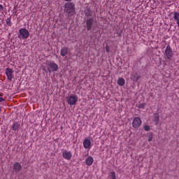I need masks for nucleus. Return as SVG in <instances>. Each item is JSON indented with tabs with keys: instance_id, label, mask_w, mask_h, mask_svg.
<instances>
[{
	"instance_id": "nucleus-7",
	"label": "nucleus",
	"mask_w": 179,
	"mask_h": 179,
	"mask_svg": "<svg viewBox=\"0 0 179 179\" xmlns=\"http://www.w3.org/2000/svg\"><path fill=\"white\" fill-rule=\"evenodd\" d=\"M6 75L10 82H12V80L13 79V70L10 68L6 69Z\"/></svg>"
},
{
	"instance_id": "nucleus-18",
	"label": "nucleus",
	"mask_w": 179,
	"mask_h": 179,
	"mask_svg": "<svg viewBox=\"0 0 179 179\" xmlns=\"http://www.w3.org/2000/svg\"><path fill=\"white\" fill-rule=\"evenodd\" d=\"M108 179H117V177L115 176V172L112 171L108 174Z\"/></svg>"
},
{
	"instance_id": "nucleus-6",
	"label": "nucleus",
	"mask_w": 179,
	"mask_h": 179,
	"mask_svg": "<svg viewBox=\"0 0 179 179\" xmlns=\"http://www.w3.org/2000/svg\"><path fill=\"white\" fill-rule=\"evenodd\" d=\"M142 124V120H141V118L139 117H135L133 120L132 125L133 127H134L136 129L139 128Z\"/></svg>"
},
{
	"instance_id": "nucleus-3",
	"label": "nucleus",
	"mask_w": 179,
	"mask_h": 179,
	"mask_svg": "<svg viewBox=\"0 0 179 179\" xmlns=\"http://www.w3.org/2000/svg\"><path fill=\"white\" fill-rule=\"evenodd\" d=\"M64 12L71 15L75 12V7L73 6V3H67L64 5Z\"/></svg>"
},
{
	"instance_id": "nucleus-4",
	"label": "nucleus",
	"mask_w": 179,
	"mask_h": 179,
	"mask_svg": "<svg viewBox=\"0 0 179 179\" xmlns=\"http://www.w3.org/2000/svg\"><path fill=\"white\" fill-rule=\"evenodd\" d=\"M68 104L70 106H75L78 103V96L76 95H69L66 97Z\"/></svg>"
},
{
	"instance_id": "nucleus-9",
	"label": "nucleus",
	"mask_w": 179,
	"mask_h": 179,
	"mask_svg": "<svg viewBox=\"0 0 179 179\" xmlns=\"http://www.w3.org/2000/svg\"><path fill=\"white\" fill-rule=\"evenodd\" d=\"M83 146L85 149H89L90 150L92 148V142L90 141V139L86 138L83 141Z\"/></svg>"
},
{
	"instance_id": "nucleus-8",
	"label": "nucleus",
	"mask_w": 179,
	"mask_h": 179,
	"mask_svg": "<svg viewBox=\"0 0 179 179\" xmlns=\"http://www.w3.org/2000/svg\"><path fill=\"white\" fill-rule=\"evenodd\" d=\"M62 157L65 159V160H71V159H72V152L68 150L63 151Z\"/></svg>"
},
{
	"instance_id": "nucleus-22",
	"label": "nucleus",
	"mask_w": 179,
	"mask_h": 179,
	"mask_svg": "<svg viewBox=\"0 0 179 179\" xmlns=\"http://www.w3.org/2000/svg\"><path fill=\"white\" fill-rule=\"evenodd\" d=\"M144 129L145 131H150V127H149L148 125H145L144 127Z\"/></svg>"
},
{
	"instance_id": "nucleus-23",
	"label": "nucleus",
	"mask_w": 179,
	"mask_h": 179,
	"mask_svg": "<svg viewBox=\"0 0 179 179\" xmlns=\"http://www.w3.org/2000/svg\"><path fill=\"white\" fill-rule=\"evenodd\" d=\"M152 138H153V134H150L148 137V142H152Z\"/></svg>"
},
{
	"instance_id": "nucleus-26",
	"label": "nucleus",
	"mask_w": 179,
	"mask_h": 179,
	"mask_svg": "<svg viewBox=\"0 0 179 179\" xmlns=\"http://www.w3.org/2000/svg\"><path fill=\"white\" fill-rule=\"evenodd\" d=\"M0 9H3V6H2V4H0Z\"/></svg>"
},
{
	"instance_id": "nucleus-24",
	"label": "nucleus",
	"mask_w": 179,
	"mask_h": 179,
	"mask_svg": "<svg viewBox=\"0 0 179 179\" xmlns=\"http://www.w3.org/2000/svg\"><path fill=\"white\" fill-rule=\"evenodd\" d=\"M2 101H5V99L2 97V94L0 93V103H2Z\"/></svg>"
},
{
	"instance_id": "nucleus-15",
	"label": "nucleus",
	"mask_w": 179,
	"mask_h": 179,
	"mask_svg": "<svg viewBox=\"0 0 179 179\" xmlns=\"http://www.w3.org/2000/svg\"><path fill=\"white\" fill-rule=\"evenodd\" d=\"M159 120H160V115H159V113L154 114V122L155 125L159 124Z\"/></svg>"
},
{
	"instance_id": "nucleus-28",
	"label": "nucleus",
	"mask_w": 179,
	"mask_h": 179,
	"mask_svg": "<svg viewBox=\"0 0 179 179\" xmlns=\"http://www.w3.org/2000/svg\"><path fill=\"white\" fill-rule=\"evenodd\" d=\"M65 1H69V0H65Z\"/></svg>"
},
{
	"instance_id": "nucleus-27",
	"label": "nucleus",
	"mask_w": 179,
	"mask_h": 179,
	"mask_svg": "<svg viewBox=\"0 0 179 179\" xmlns=\"http://www.w3.org/2000/svg\"><path fill=\"white\" fill-rule=\"evenodd\" d=\"M177 24H178V26L179 27V20H177Z\"/></svg>"
},
{
	"instance_id": "nucleus-11",
	"label": "nucleus",
	"mask_w": 179,
	"mask_h": 179,
	"mask_svg": "<svg viewBox=\"0 0 179 179\" xmlns=\"http://www.w3.org/2000/svg\"><path fill=\"white\" fill-rule=\"evenodd\" d=\"M94 22V20L93 18H90L87 20L86 24H87V29L89 31L92 30V26H93V22Z\"/></svg>"
},
{
	"instance_id": "nucleus-21",
	"label": "nucleus",
	"mask_w": 179,
	"mask_h": 179,
	"mask_svg": "<svg viewBox=\"0 0 179 179\" xmlns=\"http://www.w3.org/2000/svg\"><path fill=\"white\" fill-rule=\"evenodd\" d=\"M145 106H146V103H140L138 107V108H145Z\"/></svg>"
},
{
	"instance_id": "nucleus-2",
	"label": "nucleus",
	"mask_w": 179,
	"mask_h": 179,
	"mask_svg": "<svg viewBox=\"0 0 179 179\" xmlns=\"http://www.w3.org/2000/svg\"><path fill=\"white\" fill-rule=\"evenodd\" d=\"M46 67L50 73H51V72H57L59 69L58 64L54 62H48L46 65Z\"/></svg>"
},
{
	"instance_id": "nucleus-5",
	"label": "nucleus",
	"mask_w": 179,
	"mask_h": 179,
	"mask_svg": "<svg viewBox=\"0 0 179 179\" xmlns=\"http://www.w3.org/2000/svg\"><path fill=\"white\" fill-rule=\"evenodd\" d=\"M165 55L167 59H169V60H171V58H173V55H174V53H173V50H171V47L169 45H167L165 50Z\"/></svg>"
},
{
	"instance_id": "nucleus-17",
	"label": "nucleus",
	"mask_w": 179,
	"mask_h": 179,
	"mask_svg": "<svg viewBox=\"0 0 179 179\" xmlns=\"http://www.w3.org/2000/svg\"><path fill=\"white\" fill-rule=\"evenodd\" d=\"M19 127H20V124L17 122H15L12 126L13 131H17L19 129Z\"/></svg>"
},
{
	"instance_id": "nucleus-16",
	"label": "nucleus",
	"mask_w": 179,
	"mask_h": 179,
	"mask_svg": "<svg viewBox=\"0 0 179 179\" xmlns=\"http://www.w3.org/2000/svg\"><path fill=\"white\" fill-rule=\"evenodd\" d=\"M117 85L119 86H124V85H125V79L122 78H120L117 80Z\"/></svg>"
},
{
	"instance_id": "nucleus-20",
	"label": "nucleus",
	"mask_w": 179,
	"mask_h": 179,
	"mask_svg": "<svg viewBox=\"0 0 179 179\" xmlns=\"http://www.w3.org/2000/svg\"><path fill=\"white\" fill-rule=\"evenodd\" d=\"M6 24H8V26H9L10 27V26H12V22H11V19H10V17H8V18L6 19Z\"/></svg>"
},
{
	"instance_id": "nucleus-12",
	"label": "nucleus",
	"mask_w": 179,
	"mask_h": 179,
	"mask_svg": "<svg viewBox=\"0 0 179 179\" xmlns=\"http://www.w3.org/2000/svg\"><path fill=\"white\" fill-rule=\"evenodd\" d=\"M13 170L16 171V173H19L22 170V165L19 164V162H15L13 165Z\"/></svg>"
},
{
	"instance_id": "nucleus-1",
	"label": "nucleus",
	"mask_w": 179,
	"mask_h": 179,
	"mask_svg": "<svg viewBox=\"0 0 179 179\" xmlns=\"http://www.w3.org/2000/svg\"><path fill=\"white\" fill-rule=\"evenodd\" d=\"M29 36H30V33L29 32V30L24 28H22L19 30V38H22V40H26L29 38Z\"/></svg>"
},
{
	"instance_id": "nucleus-13",
	"label": "nucleus",
	"mask_w": 179,
	"mask_h": 179,
	"mask_svg": "<svg viewBox=\"0 0 179 179\" xmlns=\"http://www.w3.org/2000/svg\"><path fill=\"white\" fill-rule=\"evenodd\" d=\"M68 54V48L66 46L63 47L60 50V55L62 57H65Z\"/></svg>"
},
{
	"instance_id": "nucleus-14",
	"label": "nucleus",
	"mask_w": 179,
	"mask_h": 179,
	"mask_svg": "<svg viewBox=\"0 0 179 179\" xmlns=\"http://www.w3.org/2000/svg\"><path fill=\"white\" fill-rule=\"evenodd\" d=\"M94 160L93 159V158L92 157V156H89L86 160H85V163L87 164V166H92L93 164V162Z\"/></svg>"
},
{
	"instance_id": "nucleus-19",
	"label": "nucleus",
	"mask_w": 179,
	"mask_h": 179,
	"mask_svg": "<svg viewBox=\"0 0 179 179\" xmlns=\"http://www.w3.org/2000/svg\"><path fill=\"white\" fill-rule=\"evenodd\" d=\"M173 19L175 20H179V13L178 12L174 13Z\"/></svg>"
},
{
	"instance_id": "nucleus-10",
	"label": "nucleus",
	"mask_w": 179,
	"mask_h": 179,
	"mask_svg": "<svg viewBox=\"0 0 179 179\" xmlns=\"http://www.w3.org/2000/svg\"><path fill=\"white\" fill-rule=\"evenodd\" d=\"M131 79L133 82H138L141 79V76L136 72H133L131 75Z\"/></svg>"
},
{
	"instance_id": "nucleus-25",
	"label": "nucleus",
	"mask_w": 179,
	"mask_h": 179,
	"mask_svg": "<svg viewBox=\"0 0 179 179\" xmlns=\"http://www.w3.org/2000/svg\"><path fill=\"white\" fill-rule=\"evenodd\" d=\"M106 52H110V47L108 45H106Z\"/></svg>"
}]
</instances>
